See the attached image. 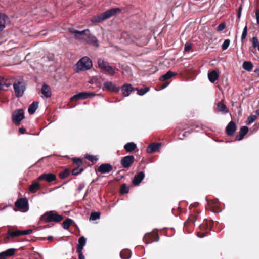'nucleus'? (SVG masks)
I'll return each mask as SVG.
<instances>
[{
  "mask_svg": "<svg viewBox=\"0 0 259 259\" xmlns=\"http://www.w3.org/2000/svg\"><path fill=\"white\" fill-rule=\"evenodd\" d=\"M8 17L4 14H0V31L3 30L5 27L6 20Z\"/></svg>",
  "mask_w": 259,
  "mask_h": 259,
  "instance_id": "a878e982",
  "label": "nucleus"
},
{
  "mask_svg": "<svg viewBox=\"0 0 259 259\" xmlns=\"http://www.w3.org/2000/svg\"><path fill=\"white\" fill-rule=\"evenodd\" d=\"M98 65L100 68L111 75H114L115 73V71L113 68L103 59L100 58L98 60Z\"/></svg>",
  "mask_w": 259,
  "mask_h": 259,
  "instance_id": "20e7f679",
  "label": "nucleus"
},
{
  "mask_svg": "<svg viewBox=\"0 0 259 259\" xmlns=\"http://www.w3.org/2000/svg\"><path fill=\"white\" fill-rule=\"evenodd\" d=\"M208 77L209 80L211 82L214 83L216 80L218 79L219 75L216 71L213 70L208 73Z\"/></svg>",
  "mask_w": 259,
  "mask_h": 259,
  "instance_id": "aec40b11",
  "label": "nucleus"
},
{
  "mask_svg": "<svg viewBox=\"0 0 259 259\" xmlns=\"http://www.w3.org/2000/svg\"><path fill=\"white\" fill-rule=\"evenodd\" d=\"M62 219L63 217L62 215L54 213L53 211L45 213L40 218V220L44 222H59L62 221Z\"/></svg>",
  "mask_w": 259,
  "mask_h": 259,
  "instance_id": "f03ea898",
  "label": "nucleus"
},
{
  "mask_svg": "<svg viewBox=\"0 0 259 259\" xmlns=\"http://www.w3.org/2000/svg\"><path fill=\"white\" fill-rule=\"evenodd\" d=\"M134 157L131 155L123 157L121 162H134Z\"/></svg>",
  "mask_w": 259,
  "mask_h": 259,
  "instance_id": "4c0bfd02",
  "label": "nucleus"
},
{
  "mask_svg": "<svg viewBox=\"0 0 259 259\" xmlns=\"http://www.w3.org/2000/svg\"><path fill=\"white\" fill-rule=\"evenodd\" d=\"M69 171L67 169H65L59 174V177L61 179H63L66 178L69 175Z\"/></svg>",
  "mask_w": 259,
  "mask_h": 259,
  "instance_id": "a19ab883",
  "label": "nucleus"
},
{
  "mask_svg": "<svg viewBox=\"0 0 259 259\" xmlns=\"http://www.w3.org/2000/svg\"><path fill=\"white\" fill-rule=\"evenodd\" d=\"M257 23L259 25V9L256 10L255 12Z\"/></svg>",
  "mask_w": 259,
  "mask_h": 259,
  "instance_id": "3c124183",
  "label": "nucleus"
},
{
  "mask_svg": "<svg viewBox=\"0 0 259 259\" xmlns=\"http://www.w3.org/2000/svg\"><path fill=\"white\" fill-rule=\"evenodd\" d=\"M16 207L19 209L22 212H26L28 210V201L26 198H20L18 199L15 203Z\"/></svg>",
  "mask_w": 259,
  "mask_h": 259,
  "instance_id": "0eeeda50",
  "label": "nucleus"
},
{
  "mask_svg": "<svg viewBox=\"0 0 259 259\" xmlns=\"http://www.w3.org/2000/svg\"><path fill=\"white\" fill-rule=\"evenodd\" d=\"M137 94L140 96H142V95H144L145 93H146L149 91V89L148 88H144V89H141L140 90L137 89Z\"/></svg>",
  "mask_w": 259,
  "mask_h": 259,
  "instance_id": "c03bdc74",
  "label": "nucleus"
},
{
  "mask_svg": "<svg viewBox=\"0 0 259 259\" xmlns=\"http://www.w3.org/2000/svg\"><path fill=\"white\" fill-rule=\"evenodd\" d=\"M33 230L31 229H28L26 230L21 231V235H28L32 233Z\"/></svg>",
  "mask_w": 259,
  "mask_h": 259,
  "instance_id": "49530a36",
  "label": "nucleus"
},
{
  "mask_svg": "<svg viewBox=\"0 0 259 259\" xmlns=\"http://www.w3.org/2000/svg\"><path fill=\"white\" fill-rule=\"evenodd\" d=\"M132 163H122V165L125 168H128L131 166Z\"/></svg>",
  "mask_w": 259,
  "mask_h": 259,
  "instance_id": "5fc2aeb1",
  "label": "nucleus"
},
{
  "mask_svg": "<svg viewBox=\"0 0 259 259\" xmlns=\"http://www.w3.org/2000/svg\"><path fill=\"white\" fill-rule=\"evenodd\" d=\"M236 128L235 123L233 121H231L229 123L226 127V133L228 135H232L236 131Z\"/></svg>",
  "mask_w": 259,
  "mask_h": 259,
  "instance_id": "f3484780",
  "label": "nucleus"
},
{
  "mask_svg": "<svg viewBox=\"0 0 259 259\" xmlns=\"http://www.w3.org/2000/svg\"><path fill=\"white\" fill-rule=\"evenodd\" d=\"M217 108L218 110L221 112L227 113L228 112V110L227 109L226 106L222 103H218Z\"/></svg>",
  "mask_w": 259,
  "mask_h": 259,
  "instance_id": "7c9ffc66",
  "label": "nucleus"
},
{
  "mask_svg": "<svg viewBox=\"0 0 259 259\" xmlns=\"http://www.w3.org/2000/svg\"><path fill=\"white\" fill-rule=\"evenodd\" d=\"M16 250V249L10 248L0 253V255L5 258L6 257H9L13 255Z\"/></svg>",
  "mask_w": 259,
  "mask_h": 259,
  "instance_id": "4be33fe9",
  "label": "nucleus"
},
{
  "mask_svg": "<svg viewBox=\"0 0 259 259\" xmlns=\"http://www.w3.org/2000/svg\"><path fill=\"white\" fill-rule=\"evenodd\" d=\"M84 41L96 47H98L99 46L98 40L97 38L93 35H88L87 37H85Z\"/></svg>",
  "mask_w": 259,
  "mask_h": 259,
  "instance_id": "ddd939ff",
  "label": "nucleus"
},
{
  "mask_svg": "<svg viewBox=\"0 0 259 259\" xmlns=\"http://www.w3.org/2000/svg\"><path fill=\"white\" fill-rule=\"evenodd\" d=\"M76 252L79 254V256H78L79 259H85V257H84L82 251Z\"/></svg>",
  "mask_w": 259,
  "mask_h": 259,
  "instance_id": "603ef678",
  "label": "nucleus"
},
{
  "mask_svg": "<svg viewBox=\"0 0 259 259\" xmlns=\"http://www.w3.org/2000/svg\"><path fill=\"white\" fill-rule=\"evenodd\" d=\"M76 65L78 71H84L92 68L93 64L88 57H83L78 61Z\"/></svg>",
  "mask_w": 259,
  "mask_h": 259,
  "instance_id": "7ed1b4c3",
  "label": "nucleus"
},
{
  "mask_svg": "<svg viewBox=\"0 0 259 259\" xmlns=\"http://www.w3.org/2000/svg\"><path fill=\"white\" fill-rule=\"evenodd\" d=\"M40 188V184L37 182H34L29 186V191L33 193L36 192Z\"/></svg>",
  "mask_w": 259,
  "mask_h": 259,
  "instance_id": "393cba45",
  "label": "nucleus"
},
{
  "mask_svg": "<svg viewBox=\"0 0 259 259\" xmlns=\"http://www.w3.org/2000/svg\"><path fill=\"white\" fill-rule=\"evenodd\" d=\"M10 85H11V83L7 82L6 80H5V78H4V83L3 84V89H4V87H9Z\"/></svg>",
  "mask_w": 259,
  "mask_h": 259,
  "instance_id": "8fccbe9b",
  "label": "nucleus"
},
{
  "mask_svg": "<svg viewBox=\"0 0 259 259\" xmlns=\"http://www.w3.org/2000/svg\"><path fill=\"white\" fill-rule=\"evenodd\" d=\"M38 102H33L29 107L28 111L30 114H33L38 108Z\"/></svg>",
  "mask_w": 259,
  "mask_h": 259,
  "instance_id": "b1692460",
  "label": "nucleus"
},
{
  "mask_svg": "<svg viewBox=\"0 0 259 259\" xmlns=\"http://www.w3.org/2000/svg\"><path fill=\"white\" fill-rule=\"evenodd\" d=\"M198 217V214L197 215L195 213L190 214L187 220L185 222V224L194 223L197 220Z\"/></svg>",
  "mask_w": 259,
  "mask_h": 259,
  "instance_id": "c85d7f7f",
  "label": "nucleus"
},
{
  "mask_svg": "<svg viewBox=\"0 0 259 259\" xmlns=\"http://www.w3.org/2000/svg\"><path fill=\"white\" fill-rule=\"evenodd\" d=\"M24 118V112L22 109L16 110L13 114V121L17 125L20 124L21 120Z\"/></svg>",
  "mask_w": 259,
  "mask_h": 259,
  "instance_id": "6e6552de",
  "label": "nucleus"
},
{
  "mask_svg": "<svg viewBox=\"0 0 259 259\" xmlns=\"http://www.w3.org/2000/svg\"><path fill=\"white\" fill-rule=\"evenodd\" d=\"M120 255L122 259H128L131 257L132 253L128 250H122L120 252Z\"/></svg>",
  "mask_w": 259,
  "mask_h": 259,
  "instance_id": "c756f323",
  "label": "nucleus"
},
{
  "mask_svg": "<svg viewBox=\"0 0 259 259\" xmlns=\"http://www.w3.org/2000/svg\"><path fill=\"white\" fill-rule=\"evenodd\" d=\"M84 170V167L81 165H78L76 167L73 168L72 170V175H77L81 173Z\"/></svg>",
  "mask_w": 259,
  "mask_h": 259,
  "instance_id": "2f4dec72",
  "label": "nucleus"
},
{
  "mask_svg": "<svg viewBox=\"0 0 259 259\" xmlns=\"http://www.w3.org/2000/svg\"><path fill=\"white\" fill-rule=\"evenodd\" d=\"M242 7L240 6L239 9V11L238 12V17L240 18L241 17V13Z\"/></svg>",
  "mask_w": 259,
  "mask_h": 259,
  "instance_id": "4d7b16f0",
  "label": "nucleus"
},
{
  "mask_svg": "<svg viewBox=\"0 0 259 259\" xmlns=\"http://www.w3.org/2000/svg\"><path fill=\"white\" fill-rule=\"evenodd\" d=\"M15 94L17 97H20L24 94L25 90L24 83L21 81L15 82L13 83Z\"/></svg>",
  "mask_w": 259,
  "mask_h": 259,
  "instance_id": "423d86ee",
  "label": "nucleus"
},
{
  "mask_svg": "<svg viewBox=\"0 0 259 259\" xmlns=\"http://www.w3.org/2000/svg\"><path fill=\"white\" fill-rule=\"evenodd\" d=\"M145 175L143 172L140 171L134 177L132 182L133 184L137 185L139 184L144 178Z\"/></svg>",
  "mask_w": 259,
  "mask_h": 259,
  "instance_id": "dca6fc26",
  "label": "nucleus"
},
{
  "mask_svg": "<svg viewBox=\"0 0 259 259\" xmlns=\"http://www.w3.org/2000/svg\"><path fill=\"white\" fill-rule=\"evenodd\" d=\"M100 213L98 212H92L90 215V219L92 220H96L99 219Z\"/></svg>",
  "mask_w": 259,
  "mask_h": 259,
  "instance_id": "37998d69",
  "label": "nucleus"
},
{
  "mask_svg": "<svg viewBox=\"0 0 259 259\" xmlns=\"http://www.w3.org/2000/svg\"><path fill=\"white\" fill-rule=\"evenodd\" d=\"M0 259H5L3 256L0 255Z\"/></svg>",
  "mask_w": 259,
  "mask_h": 259,
  "instance_id": "69168bd1",
  "label": "nucleus"
},
{
  "mask_svg": "<svg viewBox=\"0 0 259 259\" xmlns=\"http://www.w3.org/2000/svg\"><path fill=\"white\" fill-rule=\"evenodd\" d=\"M257 119V116L255 115H250L246 121V124L249 125L252 123Z\"/></svg>",
  "mask_w": 259,
  "mask_h": 259,
  "instance_id": "f704fd0d",
  "label": "nucleus"
},
{
  "mask_svg": "<svg viewBox=\"0 0 259 259\" xmlns=\"http://www.w3.org/2000/svg\"><path fill=\"white\" fill-rule=\"evenodd\" d=\"M127 152H132L134 151L137 147L136 144L134 142H130L125 144L124 146Z\"/></svg>",
  "mask_w": 259,
  "mask_h": 259,
  "instance_id": "bb28decb",
  "label": "nucleus"
},
{
  "mask_svg": "<svg viewBox=\"0 0 259 259\" xmlns=\"http://www.w3.org/2000/svg\"><path fill=\"white\" fill-rule=\"evenodd\" d=\"M225 28V24L224 23H222L219 25L217 27V30L218 31H221L224 30Z\"/></svg>",
  "mask_w": 259,
  "mask_h": 259,
  "instance_id": "de8ad7c7",
  "label": "nucleus"
},
{
  "mask_svg": "<svg viewBox=\"0 0 259 259\" xmlns=\"http://www.w3.org/2000/svg\"><path fill=\"white\" fill-rule=\"evenodd\" d=\"M112 169L111 165L108 163H103L98 168V171L101 174H106L110 172Z\"/></svg>",
  "mask_w": 259,
  "mask_h": 259,
  "instance_id": "f8f14e48",
  "label": "nucleus"
},
{
  "mask_svg": "<svg viewBox=\"0 0 259 259\" xmlns=\"http://www.w3.org/2000/svg\"><path fill=\"white\" fill-rule=\"evenodd\" d=\"M229 45H230V40L229 39H226L224 41V42H223V45L222 46V50H226L228 48Z\"/></svg>",
  "mask_w": 259,
  "mask_h": 259,
  "instance_id": "a18cd8bd",
  "label": "nucleus"
},
{
  "mask_svg": "<svg viewBox=\"0 0 259 259\" xmlns=\"http://www.w3.org/2000/svg\"><path fill=\"white\" fill-rule=\"evenodd\" d=\"M192 49V45L191 44H186L185 45L184 50L186 52H188L190 51Z\"/></svg>",
  "mask_w": 259,
  "mask_h": 259,
  "instance_id": "09e8293b",
  "label": "nucleus"
},
{
  "mask_svg": "<svg viewBox=\"0 0 259 259\" xmlns=\"http://www.w3.org/2000/svg\"><path fill=\"white\" fill-rule=\"evenodd\" d=\"M3 83H4V77L0 76V89H3Z\"/></svg>",
  "mask_w": 259,
  "mask_h": 259,
  "instance_id": "864d4df0",
  "label": "nucleus"
},
{
  "mask_svg": "<svg viewBox=\"0 0 259 259\" xmlns=\"http://www.w3.org/2000/svg\"><path fill=\"white\" fill-rule=\"evenodd\" d=\"M53 239V237L51 236H48L47 237V240H49V241H51Z\"/></svg>",
  "mask_w": 259,
  "mask_h": 259,
  "instance_id": "bf43d9fd",
  "label": "nucleus"
},
{
  "mask_svg": "<svg viewBox=\"0 0 259 259\" xmlns=\"http://www.w3.org/2000/svg\"><path fill=\"white\" fill-rule=\"evenodd\" d=\"M120 11L121 10L119 8H116L111 9L97 16L94 17L91 21L92 23H100L111 17Z\"/></svg>",
  "mask_w": 259,
  "mask_h": 259,
  "instance_id": "f257e3e1",
  "label": "nucleus"
},
{
  "mask_svg": "<svg viewBox=\"0 0 259 259\" xmlns=\"http://www.w3.org/2000/svg\"><path fill=\"white\" fill-rule=\"evenodd\" d=\"M175 75H176L175 73H174L171 71H169L165 74L162 75L160 77V80H162V81H165V80H166L170 78L171 77H172L173 76H174Z\"/></svg>",
  "mask_w": 259,
  "mask_h": 259,
  "instance_id": "cd10ccee",
  "label": "nucleus"
},
{
  "mask_svg": "<svg viewBox=\"0 0 259 259\" xmlns=\"http://www.w3.org/2000/svg\"><path fill=\"white\" fill-rule=\"evenodd\" d=\"M83 187H84V186H81V185H80L79 186V187H78L79 190H81L83 188Z\"/></svg>",
  "mask_w": 259,
  "mask_h": 259,
  "instance_id": "052dcab7",
  "label": "nucleus"
},
{
  "mask_svg": "<svg viewBox=\"0 0 259 259\" xmlns=\"http://www.w3.org/2000/svg\"><path fill=\"white\" fill-rule=\"evenodd\" d=\"M68 31L74 35V38L79 41H84L86 37V32H90L89 29L78 31L74 28H69Z\"/></svg>",
  "mask_w": 259,
  "mask_h": 259,
  "instance_id": "39448f33",
  "label": "nucleus"
},
{
  "mask_svg": "<svg viewBox=\"0 0 259 259\" xmlns=\"http://www.w3.org/2000/svg\"><path fill=\"white\" fill-rule=\"evenodd\" d=\"M255 113H256V116L259 115V109H258V110H257L256 111Z\"/></svg>",
  "mask_w": 259,
  "mask_h": 259,
  "instance_id": "680f3d73",
  "label": "nucleus"
},
{
  "mask_svg": "<svg viewBox=\"0 0 259 259\" xmlns=\"http://www.w3.org/2000/svg\"><path fill=\"white\" fill-rule=\"evenodd\" d=\"M56 176L51 173L44 174L38 178V181L45 180L48 182H51L56 180Z\"/></svg>",
  "mask_w": 259,
  "mask_h": 259,
  "instance_id": "9b49d317",
  "label": "nucleus"
},
{
  "mask_svg": "<svg viewBox=\"0 0 259 259\" xmlns=\"http://www.w3.org/2000/svg\"><path fill=\"white\" fill-rule=\"evenodd\" d=\"M85 243L86 238L83 236L80 237L78 239V244H77L76 252L82 251Z\"/></svg>",
  "mask_w": 259,
  "mask_h": 259,
  "instance_id": "6ab92c4d",
  "label": "nucleus"
},
{
  "mask_svg": "<svg viewBox=\"0 0 259 259\" xmlns=\"http://www.w3.org/2000/svg\"><path fill=\"white\" fill-rule=\"evenodd\" d=\"M72 220L71 219H67L62 223V227L64 229H68L70 226Z\"/></svg>",
  "mask_w": 259,
  "mask_h": 259,
  "instance_id": "72a5a7b5",
  "label": "nucleus"
},
{
  "mask_svg": "<svg viewBox=\"0 0 259 259\" xmlns=\"http://www.w3.org/2000/svg\"><path fill=\"white\" fill-rule=\"evenodd\" d=\"M247 35V26L246 25L243 29L242 35H241V41L243 42L245 39Z\"/></svg>",
  "mask_w": 259,
  "mask_h": 259,
  "instance_id": "58836bf2",
  "label": "nucleus"
},
{
  "mask_svg": "<svg viewBox=\"0 0 259 259\" xmlns=\"http://www.w3.org/2000/svg\"><path fill=\"white\" fill-rule=\"evenodd\" d=\"M72 160H73V162H81V159L79 158H74L72 159Z\"/></svg>",
  "mask_w": 259,
  "mask_h": 259,
  "instance_id": "6e6d98bb",
  "label": "nucleus"
},
{
  "mask_svg": "<svg viewBox=\"0 0 259 259\" xmlns=\"http://www.w3.org/2000/svg\"><path fill=\"white\" fill-rule=\"evenodd\" d=\"M248 132V128L245 126H243L240 130L239 135L236 137L237 139L238 140H241Z\"/></svg>",
  "mask_w": 259,
  "mask_h": 259,
  "instance_id": "5701e85b",
  "label": "nucleus"
},
{
  "mask_svg": "<svg viewBox=\"0 0 259 259\" xmlns=\"http://www.w3.org/2000/svg\"><path fill=\"white\" fill-rule=\"evenodd\" d=\"M121 91L123 95L127 97L134 91V88L131 84H124L122 87Z\"/></svg>",
  "mask_w": 259,
  "mask_h": 259,
  "instance_id": "2eb2a0df",
  "label": "nucleus"
},
{
  "mask_svg": "<svg viewBox=\"0 0 259 259\" xmlns=\"http://www.w3.org/2000/svg\"><path fill=\"white\" fill-rule=\"evenodd\" d=\"M197 236L200 238H202L204 236L203 235H200L199 233L197 234Z\"/></svg>",
  "mask_w": 259,
  "mask_h": 259,
  "instance_id": "e2e57ef3",
  "label": "nucleus"
},
{
  "mask_svg": "<svg viewBox=\"0 0 259 259\" xmlns=\"http://www.w3.org/2000/svg\"><path fill=\"white\" fill-rule=\"evenodd\" d=\"M41 93L46 98H49L52 95V93L50 87L46 84H44L41 87Z\"/></svg>",
  "mask_w": 259,
  "mask_h": 259,
  "instance_id": "a211bd4d",
  "label": "nucleus"
},
{
  "mask_svg": "<svg viewBox=\"0 0 259 259\" xmlns=\"http://www.w3.org/2000/svg\"><path fill=\"white\" fill-rule=\"evenodd\" d=\"M167 85H168V84H164L163 85L162 88H163H163H165V87H167Z\"/></svg>",
  "mask_w": 259,
  "mask_h": 259,
  "instance_id": "0e129e2a",
  "label": "nucleus"
},
{
  "mask_svg": "<svg viewBox=\"0 0 259 259\" xmlns=\"http://www.w3.org/2000/svg\"><path fill=\"white\" fill-rule=\"evenodd\" d=\"M8 234L9 236L12 237H17L21 235V233L20 230H17L14 232H11L10 231H8Z\"/></svg>",
  "mask_w": 259,
  "mask_h": 259,
  "instance_id": "c9c22d12",
  "label": "nucleus"
},
{
  "mask_svg": "<svg viewBox=\"0 0 259 259\" xmlns=\"http://www.w3.org/2000/svg\"><path fill=\"white\" fill-rule=\"evenodd\" d=\"M104 87L108 91L111 92H118L119 91V88L114 85L112 82L110 81L104 82Z\"/></svg>",
  "mask_w": 259,
  "mask_h": 259,
  "instance_id": "4468645a",
  "label": "nucleus"
},
{
  "mask_svg": "<svg viewBox=\"0 0 259 259\" xmlns=\"http://www.w3.org/2000/svg\"><path fill=\"white\" fill-rule=\"evenodd\" d=\"M122 38L124 39L125 41L127 43L134 42L136 40V38L131 34H128L126 32H124L122 34Z\"/></svg>",
  "mask_w": 259,
  "mask_h": 259,
  "instance_id": "412c9836",
  "label": "nucleus"
},
{
  "mask_svg": "<svg viewBox=\"0 0 259 259\" xmlns=\"http://www.w3.org/2000/svg\"><path fill=\"white\" fill-rule=\"evenodd\" d=\"M249 50H250V51H252L251 48H249Z\"/></svg>",
  "mask_w": 259,
  "mask_h": 259,
  "instance_id": "338daca9",
  "label": "nucleus"
},
{
  "mask_svg": "<svg viewBox=\"0 0 259 259\" xmlns=\"http://www.w3.org/2000/svg\"><path fill=\"white\" fill-rule=\"evenodd\" d=\"M161 147V143H152L147 147L146 151L148 153L157 152L159 151Z\"/></svg>",
  "mask_w": 259,
  "mask_h": 259,
  "instance_id": "9d476101",
  "label": "nucleus"
},
{
  "mask_svg": "<svg viewBox=\"0 0 259 259\" xmlns=\"http://www.w3.org/2000/svg\"><path fill=\"white\" fill-rule=\"evenodd\" d=\"M19 132L22 134H24L25 132V129H24V128H20L19 129Z\"/></svg>",
  "mask_w": 259,
  "mask_h": 259,
  "instance_id": "13d9d810",
  "label": "nucleus"
},
{
  "mask_svg": "<svg viewBox=\"0 0 259 259\" xmlns=\"http://www.w3.org/2000/svg\"><path fill=\"white\" fill-rule=\"evenodd\" d=\"M95 95L93 92H82L75 94L71 98V101L85 99L94 97Z\"/></svg>",
  "mask_w": 259,
  "mask_h": 259,
  "instance_id": "1a4fd4ad",
  "label": "nucleus"
},
{
  "mask_svg": "<svg viewBox=\"0 0 259 259\" xmlns=\"http://www.w3.org/2000/svg\"><path fill=\"white\" fill-rule=\"evenodd\" d=\"M253 64L251 62L248 61H245L243 63L242 67L243 68L247 70L250 71L253 68Z\"/></svg>",
  "mask_w": 259,
  "mask_h": 259,
  "instance_id": "473e14b6",
  "label": "nucleus"
},
{
  "mask_svg": "<svg viewBox=\"0 0 259 259\" xmlns=\"http://www.w3.org/2000/svg\"><path fill=\"white\" fill-rule=\"evenodd\" d=\"M128 192V188L125 184L121 185L120 188V193L121 194H125Z\"/></svg>",
  "mask_w": 259,
  "mask_h": 259,
  "instance_id": "79ce46f5",
  "label": "nucleus"
},
{
  "mask_svg": "<svg viewBox=\"0 0 259 259\" xmlns=\"http://www.w3.org/2000/svg\"><path fill=\"white\" fill-rule=\"evenodd\" d=\"M84 157L86 159L91 162H93L94 161H97L99 159L97 156H92L89 154L85 155Z\"/></svg>",
  "mask_w": 259,
  "mask_h": 259,
  "instance_id": "e433bc0d",
  "label": "nucleus"
},
{
  "mask_svg": "<svg viewBox=\"0 0 259 259\" xmlns=\"http://www.w3.org/2000/svg\"><path fill=\"white\" fill-rule=\"evenodd\" d=\"M251 42L252 44V46L254 48H255L256 47H258L259 46V41L257 38V37H253L251 40Z\"/></svg>",
  "mask_w": 259,
  "mask_h": 259,
  "instance_id": "ea45409f",
  "label": "nucleus"
}]
</instances>
